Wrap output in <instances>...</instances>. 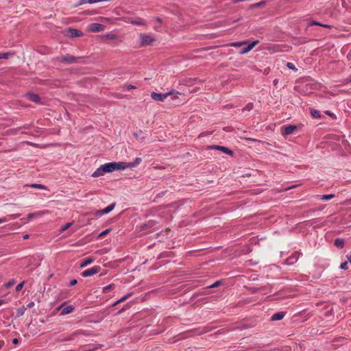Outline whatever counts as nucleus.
<instances>
[{"mask_svg":"<svg viewBox=\"0 0 351 351\" xmlns=\"http://www.w3.org/2000/svg\"><path fill=\"white\" fill-rule=\"evenodd\" d=\"M348 259L349 262H350V264H351V256H348Z\"/></svg>","mask_w":351,"mask_h":351,"instance_id":"53","label":"nucleus"},{"mask_svg":"<svg viewBox=\"0 0 351 351\" xmlns=\"http://www.w3.org/2000/svg\"><path fill=\"white\" fill-rule=\"evenodd\" d=\"M259 43V41L258 40H254V42L251 43H248L247 44V46L245 47V48H243L240 53L241 54H245V53H247V52H249L250 50H252L258 43Z\"/></svg>","mask_w":351,"mask_h":351,"instance_id":"9","label":"nucleus"},{"mask_svg":"<svg viewBox=\"0 0 351 351\" xmlns=\"http://www.w3.org/2000/svg\"><path fill=\"white\" fill-rule=\"evenodd\" d=\"M167 193V191L162 192L161 193L158 194L156 197H160V196L166 195Z\"/></svg>","mask_w":351,"mask_h":351,"instance_id":"45","label":"nucleus"},{"mask_svg":"<svg viewBox=\"0 0 351 351\" xmlns=\"http://www.w3.org/2000/svg\"><path fill=\"white\" fill-rule=\"evenodd\" d=\"M120 302H118V301H117L114 304H113V306L117 305L118 304H119Z\"/></svg>","mask_w":351,"mask_h":351,"instance_id":"56","label":"nucleus"},{"mask_svg":"<svg viewBox=\"0 0 351 351\" xmlns=\"http://www.w3.org/2000/svg\"><path fill=\"white\" fill-rule=\"evenodd\" d=\"M22 128H26V129H27V128H29V126H28V125H24V126H23Z\"/></svg>","mask_w":351,"mask_h":351,"instance_id":"58","label":"nucleus"},{"mask_svg":"<svg viewBox=\"0 0 351 351\" xmlns=\"http://www.w3.org/2000/svg\"><path fill=\"white\" fill-rule=\"evenodd\" d=\"M287 66L289 69H293H293H295V67L294 64H293V63H291V62H288V63L287 64Z\"/></svg>","mask_w":351,"mask_h":351,"instance_id":"38","label":"nucleus"},{"mask_svg":"<svg viewBox=\"0 0 351 351\" xmlns=\"http://www.w3.org/2000/svg\"><path fill=\"white\" fill-rule=\"evenodd\" d=\"M24 285H25V282L24 281H23L21 283H19V285H17L16 287V291H21L23 289Z\"/></svg>","mask_w":351,"mask_h":351,"instance_id":"31","label":"nucleus"},{"mask_svg":"<svg viewBox=\"0 0 351 351\" xmlns=\"http://www.w3.org/2000/svg\"><path fill=\"white\" fill-rule=\"evenodd\" d=\"M94 259L93 258L88 257L85 259H84L82 263H80L81 267H84L87 266L89 264H91L93 262Z\"/></svg>","mask_w":351,"mask_h":351,"instance_id":"18","label":"nucleus"},{"mask_svg":"<svg viewBox=\"0 0 351 351\" xmlns=\"http://www.w3.org/2000/svg\"><path fill=\"white\" fill-rule=\"evenodd\" d=\"M13 56L12 53L7 52V53H0V59H8L9 58Z\"/></svg>","mask_w":351,"mask_h":351,"instance_id":"26","label":"nucleus"},{"mask_svg":"<svg viewBox=\"0 0 351 351\" xmlns=\"http://www.w3.org/2000/svg\"><path fill=\"white\" fill-rule=\"evenodd\" d=\"M136 88V87L134 85H124L123 86V89L125 90H132V89H135Z\"/></svg>","mask_w":351,"mask_h":351,"instance_id":"32","label":"nucleus"},{"mask_svg":"<svg viewBox=\"0 0 351 351\" xmlns=\"http://www.w3.org/2000/svg\"><path fill=\"white\" fill-rule=\"evenodd\" d=\"M141 158H136L134 162H123V165H124V169H126V168L135 167L137 165H138L141 163Z\"/></svg>","mask_w":351,"mask_h":351,"instance_id":"10","label":"nucleus"},{"mask_svg":"<svg viewBox=\"0 0 351 351\" xmlns=\"http://www.w3.org/2000/svg\"><path fill=\"white\" fill-rule=\"evenodd\" d=\"M3 345V342H1L0 341V348H1V346Z\"/></svg>","mask_w":351,"mask_h":351,"instance_id":"59","label":"nucleus"},{"mask_svg":"<svg viewBox=\"0 0 351 351\" xmlns=\"http://www.w3.org/2000/svg\"><path fill=\"white\" fill-rule=\"evenodd\" d=\"M68 32L70 34V36L72 38H76L82 36V32L76 29L69 28L68 29Z\"/></svg>","mask_w":351,"mask_h":351,"instance_id":"12","label":"nucleus"},{"mask_svg":"<svg viewBox=\"0 0 351 351\" xmlns=\"http://www.w3.org/2000/svg\"><path fill=\"white\" fill-rule=\"evenodd\" d=\"M29 237V234H25V235L23 236V239H28Z\"/></svg>","mask_w":351,"mask_h":351,"instance_id":"52","label":"nucleus"},{"mask_svg":"<svg viewBox=\"0 0 351 351\" xmlns=\"http://www.w3.org/2000/svg\"><path fill=\"white\" fill-rule=\"evenodd\" d=\"M114 206H115V203H112V204H110L109 206H108L104 209L100 210L99 212L101 214H107V213H110L111 210H112L114 209Z\"/></svg>","mask_w":351,"mask_h":351,"instance_id":"16","label":"nucleus"},{"mask_svg":"<svg viewBox=\"0 0 351 351\" xmlns=\"http://www.w3.org/2000/svg\"><path fill=\"white\" fill-rule=\"evenodd\" d=\"M27 308L25 307V306H21L20 308H19L17 310H16V315H17V317H20V316H22L25 311H26Z\"/></svg>","mask_w":351,"mask_h":351,"instance_id":"24","label":"nucleus"},{"mask_svg":"<svg viewBox=\"0 0 351 351\" xmlns=\"http://www.w3.org/2000/svg\"><path fill=\"white\" fill-rule=\"evenodd\" d=\"M25 187H32L35 189H45V186L44 185L40 184H32L31 185H25Z\"/></svg>","mask_w":351,"mask_h":351,"instance_id":"25","label":"nucleus"},{"mask_svg":"<svg viewBox=\"0 0 351 351\" xmlns=\"http://www.w3.org/2000/svg\"><path fill=\"white\" fill-rule=\"evenodd\" d=\"M80 334H82V332L80 331H76V332H73V333H71L70 335H69L68 337H66L62 339H60L59 341H72L76 337H77L78 335H80Z\"/></svg>","mask_w":351,"mask_h":351,"instance_id":"11","label":"nucleus"},{"mask_svg":"<svg viewBox=\"0 0 351 351\" xmlns=\"http://www.w3.org/2000/svg\"><path fill=\"white\" fill-rule=\"evenodd\" d=\"M285 313L284 312H278V313H276L275 314H274L271 317V321H278V320H281L283 319V317H285Z\"/></svg>","mask_w":351,"mask_h":351,"instance_id":"14","label":"nucleus"},{"mask_svg":"<svg viewBox=\"0 0 351 351\" xmlns=\"http://www.w3.org/2000/svg\"><path fill=\"white\" fill-rule=\"evenodd\" d=\"M248 140H250V141H256V139H254V138H249Z\"/></svg>","mask_w":351,"mask_h":351,"instance_id":"54","label":"nucleus"},{"mask_svg":"<svg viewBox=\"0 0 351 351\" xmlns=\"http://www.w3.org/2000/svg\"><path fill=\"white\" fill-rule=\"evenodd\" d=\"M82 58L81 57H75L70 55H66L62 56L60 58H58V60L60 62H66L68 64H72L74 62H78Z\"/></svg>","mask_w":351,"mask_h":351,"instance_id":"3","label":"nucleus"},{"mask_svg":"<svg viewBox=\"0 0 351 351\" xmlns=\"http://www.w3.org/2000/svg\"><path fill=\"white\" fill-rule=\"evenodd\" d=\"M104 27L102 24L93 23L89 25V30L92 32H98L102 31Z\"/></svg>","mask_w":351,"mask_h":351,"instance_id":"7","label":"nucleus"},{"mask_svg":"<svg viewBox=\"0 0 351 351\" xmlns=\"http://www.w3.org/2000/svg\"><path fill=\"white\" fill-rule=\"evenodd\" d=\"M326 114L329 115L331 117H335L334 114L330 112H329V111H326Z\"/></svg>","mask_w":351,"mask_h":351,"instance_id":"47","label":"nucleus"},{"mask_svg":"<svg viewBox=\"0 0 351 351\" xmlns=\"http://www.w3.org/2000/svg\"><path fill=\"white\" fill-rule=\"evenodd\" d=\"M77 280L73 279V280H71V281H70V282H69V285H70V286L75 285L77 284Z\"/></svg>","mask_w":351,"mask_h":351,"instance_id":"40","label":"nucleus"},{"mask_svg":"<svg viewBox=\"0 0 351 351\" xmlns=\"http://www.w3.org/2000/svg\"><path fill=\"white\" fill-rule=\"evenodd\" d=\"M155 41V38L147 34H140V44L141 46H148L152 45Z\"/></svg>","mask_w":351,"mask_h":351,"instance_id":"2","label":"nucleus"},{"mask_svg":"<svg viewBox=\"0 0 351 351\" xmlns=\"http://www.w3.org/2000/svg\"><path fill=\"white\" fill-rule=\"evenodd\" d=\"M335 245L339 248H343L344 245V241L341 239H336L335 240Z\"/></svg>","mask_w":351,"mask_h":351,"instance_id":"23","label":"nucleus"},{"mask_svg":"<svg viewBox=\"0 0 351 351\" xmlns=\"http://www.w3.org/2000/svg\"><path fill=\"white\" fill-rule=\"evenodd\" d=\"M131 295L130 293L123 296V298H121L120 300H118V302H124L125 300H127L130 296Z\"/></svg>","mask_w":351,"mask_h":351,"instance_id":"33","label":"nucleus"},{"mask_svg":"<svg viewBox=\"0 0 351 351\" xmlns=\"http://www.w3.org/2000/svg\"><path fill=\"white\" fill-rule=\"evenodd\" d=\"M25 97L36 104H39L40 101V98L38 95L32 93H28L25 95Z\"/></svg>","mask_w":351,"mask_h":351,"instance_id":"8","label":"nucleus"},{"mask_svg":"<svg viewBox=\"0 0 351 351\" xmlns=\"http://www.w3.org/2000/svg\"><path fill=\"white\" fill-rule=\"evenodd\" d=\"M317 197H335L334 194L318 195Z\"/></svg>","mask_w":351,"mask_h":351,"instance_id":"37","label":"nucleus"},{"mask_svg":"<svg viewBox=\"0 0 351 351\" xmlns=\"http://www.w3.org/2000/svg\"><path fill=\"white\" fill-rule=\"evenodd\" d=\"M7 221L6 218H1L0 219V223L2 222H5Z\"/></svg>","mask_w":351,"mask_h":351,"instance_id":"51","label":"nucleus"},{"mask_svg":"<svg viewBox=\"0 0 351 351\" xmlns=\"http://www.w3.org/2000/svg\"><path fill=\"white\" fill-rule=\"evenodd\" d=\"M321 26L324 27H327V28H330L331 27L329 25H325V24H322Z\"/></svg>","mask_w":351,"mask_h":351,"instance_id":"50","label":"nucleus"},{"mask_svg":"<svg viewBox=\"0 0 351 351\" xmlns=\"http://www.w3.org/2000/svg\"><path fill=\"white\" fill-rule=\"evenodd\" d=\"M263 4H264V1H261L259 3H255L254 5H253V6L254 7H259Z\"/></svg>","mask_w":351,"mask_h":351,"instance_id":"43","label":"nucleus"},{"mask_svg":"<svg viewBox=\"0 0 351 351\" xmlns=\"http://www.w3.org/2000/svg\"><path fill=\"white\" fill-rule=\"evenodd\" d=\"M105 173L104 170L103 169L102 165H101L94 173L92 174V176L94 178L99 177L103 176Z\"/></svg>","mask_w":351,"mask_h":351,"instance_id":"15","label":"nucleus"},{"mask_svg":"<svg viewBox=\"0 0 351 351\" xmlns=\"http://www.w3.org/2000/svg\"><path fill=\"white\" fill-rule=\"evenodd\" d=\"M103 169L106 173H111L117 170H123L124 165L123 162H112L102 165Z\"/></svg>","mask_w":351,"mask_h":351,"instance_id":"1","label":"nucleus"},{"mask_svg":"<svg viewBox=\"0 0 351 351\" xmlns=\"http://www.w3.org/2000/svg\"><path fill=\"white\" fill-rule=\"evenodd\" d=\"M72 225V223H66L64 226H62L61 228H60V231L61 232H64L65 230H66L67 229H69Z\"/></svg>","mask_w":351,"mask_h":351,"instance_id":"29","label":"nucleus"},{"mask_svg":"<svg viewBox=\"0 0 351 351\" xmlns=\"http://www.w3.org/2000/svg\"><path fill=\"white\" fill-rule=\"evenodd\" d=\"M155 225H156V222H155V221H148L147 223H145V224H143V225L141 226V230H145V229H147V228H152V227H154Z\"/></svg>","mask_w":351,"mask_h":351,"instance_id":"20","label":"nucleus"},{"mask_svg":"<svg viewBox=\"0 0 351 351\" xmlns=\"http://www.w3.org/2000/svg\"><path fill=\"white\" fill-rule=\"evenodd\" d=\"M311 25H319L321 26L322 23H319V22H317L315 21H313L311 22L310 23Z\"/></svg>","mask_w":351,"mask_h":351,"instance_id":"39","label":"nucleus"},{"mask_svg":"<svg viewBox=\"0 0 351 351\" xmlns=\"http://www.w3.org/2000/svg\"><path fill=\"white\" fill-rule=\"evenodd\" d=\"M155 225H156V222H155V221H148L147 223H145V224H143V225L141 226V230H145V229H147V228H152V227H154Z\"/></svg>","mask_w":351,"mask_h":351,"instance_id":"21","label":"nucleus"},{"mask_svg":"<svg viewBox=\"0 0 351 351\" xmlns=\"http://www.w3.org/2000/svg\"><path fill=\"white\" fill-rule=\"evenodd\" d=\"M33 216H34V214H32H32H29V215H28L29 218H31V217H32Z\"/></svg>","mask_w":351,"mask_h":351,"instance_id":"55","label":"nucleus"},{"mask_svg":"<svg viewBox=\"0 0 351 351\" xmlns=\"http://www.w3.org/2000/svg\"><path fill=\"white\" fill-rule=\"evenodd\" d=\"M1 145V143L0 142V146Z\"/></svg>","mask_w":351,"mask_h":351,"instance_id":"60","label":"nucleus"},{"mask_svg":"<svg viewBox=\"0 0 351 351\" xmlns=\"http://www.w3.org/2000/svg\"><path fill=\"white\" fill-rule=\"evenodd\" d=\"M12 343H13L14 344H17V343H19V339H16V338L12 340Z\"/></svg>","mask_w":351,"mask_h":351,"instance_id":"49","label":"nucleus"},{"mask_svg":"<svg viewBox=\"0 0 351 351\" xmlns=\"http://www.w3.org/2000/svg\"><path fill=\"white\" fill-rule=\"evenodd\" d=\"M219 284H220V282L219 281H217L216 282H215L214 284L210 285L209 287L213 288V287H217Z\"/></svg>","mask_w":351,"mask_h":351,"instance_id":"42","label":"nucleus"},{"mask_svg":"<svg viewBox=\"0 0 351 351\" xmlns=\"http://www.w3.org/2000/svg\"><path fill=\"white\" fill-rule=\"evenodd\" d=\"M15 280L12 279V280H10L9 282H8L5 285V287L6 288H9L12 286H13L14 284H15Z\"/></svg>","mask_w":351,"mask_h":351,"instance_id":"30","label":"nucleus"},{"mask_svg":"<svg viewBox=\"0 0 351 351\" xmlns=\"http://www.w3.org/2000/svg\"><path fill=\"white\" fill-rule=\"evenodd\" d=\"M34 306V302H29L27 305V308H32L33 306Z\"/></svg>","mask_w":351,"mask_h":351,"instance_id":"44","label":"nucleus"},{"mask_svg":"<svg viewBox=\"0 0 351 351\" xmlns=\"http://www.w3.org/2000/svg\"><path fill=\"white\" fill-rule=\"evenodd\" d=\"M109 232H110V229H106V230H105L104 231L101 232L99 234V237H104V236H105L106 234H107Z\"/></svg>","mask_w":351,"mask_h":351,"instance_id":"34","label":"nucleus"},{"mask_svg":"<svg viewBox=\"0 0 351 351\" xmlns=\"http://www.w3.org/2000/svg\"><path fill=\"white\" fill-rule=\"evenodd\" d=\"M73 310H74V308L73 306H68L62 310L61 315H64L69 314V313H71Z\"/></svg>","mask_w":351,"mask_h":351,"instance_id":"19","label":"nucleus"},{"mask_svg":"<svg viewBox=\"0 0 351 351\" xmlns=\"http://www.w3.org/2000/svg\"><path fill=\"white\" fill-rule=\"evenodd\" d=\"M247 44H248V41L247 40H244V41H241V42L231 43L228 45L231 46V47H241V46H243V45H245Z\"/></svg>","mask_w":351,"mask_h":351,"instance_id":"22","label":"nucleus"},{"mask_svg":"<svg viewBox=\"0 0 351 351\" xmlns=\"http://www.w3.org/2000/svg\"><path fill=\"white\" fill-rule=\"evenodd\" d=\"M172 92H169L165 94L158 93L155 92H152L151 93V97L157 101H164L168 96L171 95Z\"/></svg>","mask_w":351,"mask_h":351,"instance_id":"4","label":"nucleus"},{"mask_svg":"<svg viewBox=\"0 0 351 351\" xmlns=\"http://www.w3.org/2000/svg\"><path fill=\"white\" fill-rule=\"evenodd\" d=\"M348 263L347 262H344V263H342L341 265H340V268L341 269H348Z\"/></svg>","mask_w":351,"mask_h":351,"instance_id":"35","label":"nucleus"},{"mask_svg":"<svg viewBox=\"0 0 351 351\" xmlns=\"http://www.w3.org/2000/svg\"><path fill=\"white\" fill-rule=\"evenodd\" d=\"M297 127L293 125H290L288 126H286L284 129L283 134L285 135H289L293 132L294 130H295Z\"/></svg>","mask_w":351,"mask_h":351,"instance_id":"13","label":"nucleus"},{"mask_svg":"<svg viewBox=\"0 0 351 351\" xmlns=\"http://www.w3.org/2000/svg\"><path fill=\"white\" fill-rule=\"evenodd\" d=\"M3 303H4V300H0V305H1V304H3Z\"/></svg>","mask_w":351,"mask_h":351,"instance_id":"57","label":"nucleus"},{"mask_svg":"<svg viewBox=\"0 0 351 351\" xmlns=\"http://www.w3.org/2000/svg\"><path fill=\"white\" fill-rule=\"evenodd\" d=\"M114 287V285L111 284L108 286H106L103 288V293H106L108 292L110 290L112 289Z\"/></svg>","mask_w":351,"mask_h":351,"instance_id":"27","label":"nucleus"},{"mask_svg":"<svg viewBox=\"0 0 351 351\" xmlns=\"http://www.w3.org/2000/svg\"><path fill=\"white\" fill-rule=\"evenodd\" d=\"M253 108V104L249 103L246 105L245 109L247 110H251Z\"/></svg>","mask_w":351,"mask_h":351,"instance_id":"36","label":"nucleus"},{"mask_svg":"<svg viewBox=\"0 0 351 351\" xmlns=\"http://www.w3.org/2000/svg\"><path fill=\"white\" fill-rule=\"evenodd\" d=\"M106 36H107V38H110V39H113L116 37V36L114 34H108Z\"/></svg>","mask_w":351,"mask_h":351,"instance_id":"46","label":"nucleus"},{"mask_svg":"<svg viewBox=\"0 0 351 351\" xmlns=\"http://www.w3.org/2000/svg\"><path fill=\"white\" fill-rule=\"evenodd\" d=\"M130 22L132 24L136 25H143V26L146 25V23H145V20H143L142 19H138L136 20H130Z\"/></svg>","mask_w":351,"mask_h":351,"instance_id":"17","label":"nucleus"},{"mask_svg":"<svg viewBox=\"0 0 351 351\" xmlns=\"http://www.w3.org/2000/svg\"><path fill=\"white\" fill-rule=\"evenodd\" d=\"M208 149L220 150L226 154H228L230 156H233V152L226 147H223V146H220V145H210V146L208 147Z\"/></svg>","mask_w":351,"mask_h":351,"instance_id":"5","label":"nucleus"},{"mask_svg":"<svg viewBox=\"0 0 351 351\" xmlns=\"http://www.w3.org/2000/svg\"><path fill=\"white\" fill-rule=\"evenodd\" d=\"M297 186L296 185H294V186H290V187H287V188H285L283 189L282 190L280 191V192L282 191H288L291 189H293V188H295Z\"/></svg>","mask_w":351,"mask_h":351,"instance_id":"41","label":"nucleus"},{"mask_svg":"<svg viewBox=\"0 0 351 351\" xmlns=\"http://www.w3.org/2000/svg\"><path fill=\"white\" fill-rule=\"evenodd\" d=\"M311 113L314 118H319L321 117L319 112L317 110H311Z\"/></svg>","mask_w":351,"mask_h":351,"instance_id":"28","label":"nucleus"},{"mask_svg":"<svg viewBox=\"0 0 351 351\" xmlns=\"http://www.w3.org/2000/svg\"><path fill=\"white\" fill-rule=\"evenodd\" d=\"M99 271V267H92L90 269L84 270L82 273V276L83 277H88V276H90L95 275V274H97Z\"/></svg>","mask_w":351,"mask_h":351,"instance_id":"6","label":"nucleus"},{"mask_svg":"<svg viewBox=\"0 0 351 351\" xmlns=\"http://www.w3.org/2000/svg\"><path fill=\"white\" fill-rule=\"evenodd\" d=\"M155 20H156V21H157V22H158V23H162V19H161V18H160V17H156V18H155Z\"/></svg>","mask_w":351,"mask_h":351,"instance_id":"48","label":"nucleus"}]
</instances>
